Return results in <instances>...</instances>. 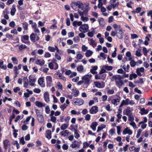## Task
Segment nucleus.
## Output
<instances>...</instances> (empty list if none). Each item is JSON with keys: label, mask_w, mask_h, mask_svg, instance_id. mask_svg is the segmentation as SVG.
Masks as SVG:
<instances>
[{"label": "nucleus", "mask_w": 152, "mask_h": 152, "mask_svg": "<svg viewBox=\"0 0 152 152\" xmlns=\"http://www.w3.org/2000/svg\"><path fill=\"white\" fill-rule=\"evenodd\" d=\"M113 27L115 30H117V37L119 39H122L124 36V32L121 26L114 24L113 25Z\"/></svg>", "instance_id": "f257e3e1"}, {"label": "nucleus", "mask_w": 152, "mask_h": 152, "mask_svg": "<svg viewBox=\"0 0 152 152\" xmlns=\"http://www.w3.org/2000/svg\"><path fill=\"white\" fill-rule=\"evenodd\" d=\"M113 80L115 81L116 85L118 87L122 86L123 84L122 80L124 78L123 77L120 75H113L112 77Z\"/></svg>", "instance_id": "f03ea898"}, {"label": "nucleus", "mask_w": 152, "mask_h": 152, "mask_svg": "<svg viewBox=\"0 0 152 152\" xmlns=\"http://www.w3.org/2000/svg\"><path fill=\"white\" fill-rule=\"evenodd\" d=\"M71 5L73 9L75 11L78 10L80 8L82 10L83 7V4L80 1L72 2Z\"/></svg>", "instance_id": "7ed1b4c3"}, {"label": "nucleus", "mask_w": 152, "mask_h": 152, "mask_svg": "<svg viewBox=\"0 0 152 152\" xmlns=\"http://www.w3.org/2000/svg\"><path fill=\"white\" fill-rule=\"evenodd\" d=\"M92 75L91 74H88L83 76L82 78L83 82L85 84L89 85L90 83V81Z\"/></svg>", "instance_id": "20e7f679"}, {"label": "nucleus", "mask_w": 152, "mask_h": 152, "mask_svg": "<svg viewBox=\"0 0 152 152\" xmlns=\"http://www.w3.org/2000/svg\"><path fill=\"white\" fill-rule=\"evenodd\" d=\"M89 26L88 24H82L79 28V30L81 32L86 33L89 30Z\"/></svg>", "instance_id": "39448f33"}, {"label": "nucleus", "mask_w": 152, "mask_h": 152, "mask_svg": "<svg viewBox=\"0 0 152 152\" xmlns=\"http://www.w3.org/2000/svg\"><path fill=\"white\" fill-rule=\"evenodd\" d=\"M46 83L47 86H50L52 85V78L51 76H48L46 77Z\"/></svg>", "instance_id": "423d86ee"}, {"label": "nucleus", "mask_w": 152, "mask_h": 152, "mask_svg": "<svg viewBox=\"0 0 152 152\" xmlns=\"http://www.w3.org/2000/svg\"><path fill=\"white\" fill-rule=\"evenodd\" d=\"M98 111V107L96 106H93L89 110V113L91 114L96 113Z\"/></svg>", "instance_id": "0eeeda50"}, {"label": "nucleus", "mask_w": 152, "mask_h": 152, "mask_svg": "<svg viewBox=\"0 0 152 152\" xmlns=\"http://www.w3.org/2000/svg\"><path fill=\"white\" fill-rule=\"evenodd\" d=\"M94 84L96 87L99 88H103L104 87V84L103 82L95 81L94 82Z\"/></svg>", "instance_id": "6e6552de"}, {"label": "nucleus", "mask_w": 152, "mask_h": 152, "mask_svg": "<svg viewBox=\"0 0 152 152\" xmlns=\"http://www.w3.org/2000/svg\"><path fill=\"white\" fill-rule=\"evenodd\" d=\"M144 69L143 67H141L140 68H138L136 69V73L137 75L141 76L142 75L141 72H144Z\"/></svg>", "instance_id": "1a4fd4ad"}, {"label": "nucleus", "mask_w": 152, "mask_h": 152, "mask_svg": "<svg viewBox=\"0 0 152 152\" xmlns=\"http://www.w3.org/2000/svg\"><path fill=\"white\" fill-rule=\"evenodd\" d=\"M44 98L45 101L47 103L50 101L49 95L48 92H45L44 94Z\"/></svg>", "instance_id": "9d476101"}, {"label": "nucleus", "mask_w": 152, "mask_h": 152, "mask_svg": "<svg viewBox=\"0 0 152 152\" xmlns=\"http://www.w3.org/2000/svg\"><path fill=\"white\" fill-rule=\"evenodd\" d=\"M29 79L30 85L31 86H34L36 79L32 77L31 76L29 77Z\"/></svg>", "instance_id": "9b49d317"}, {"label": "nucleus", "mask_w": 152, "mask_h": 152, "mask_svg": "<svg viewBox=\"0 0 152 152\" xmlns=\"http://www.w3.org/2000/svg\"><path fill=\"white\" fill-rule=\"evenodd\" d=\"M83 103V100L81 99H77L76 101L74 102V104L78 106H80L82 105Z\"/></svg>", "instance_id": "f8f14e48"}, {"label": "nucleus", "mask_w": 152, "mask_h": 152, "mask_svg": "<svg viewBox=\"0 0 152 152\" xmlns=\"http://www.w3.org/2000/svg\"><path fill=\"white\" fill-rule=\"evenodd\" d=\"M9 14V11L7 10L6 9L5 11H3V16L5 19L6 20H8L9 18L8 15Z\"/></svg>", "instance_id": "ddd939ff"}, {"label": "nucleus", "mask_w": 152, "mask_h": 152, "mask_svg": "<svg viewBox=\"0 0 152 152\" xmlns=\"http://www.w3.org/2000/svg\"><path fill=\"white\" fill-rule=\"evenodd\" d=\"M48 49L51 52H54L56 50H57V52L58 53L59 52V50L58 47L55 46V47L49 46L48 48Z\"/></svg>", "instance_id": "4468645a"}, {"label": "nucleus", "mask_w": 152, "mask_h": 152, "mask_svg": "<svg viewBox=\"0 0 152 152\" xmlns=\"http://www.w3.org/2000/svg\"><path fill=\"white\" fill-rule=\"evenodd\" d=\"M132 133V131L128 127H127L125 129L123 132V134H128L129 135H131Z\"/></svg>", "instance_id": "2eb2a0df"}, {"label": "nucleus", "mask_w": 152, "mask_h": 152, "mask_svg": "<svg viewBox=\"0 0 152 152\" xmlns=\"http://www.w3.org/2000/svg\"><path fill=\"white\" fill-rule=\"evenodd\" d=\"M3 144L4 149L7 150L8 148V146L10 145V143L8 140H5L3 141Z\"/></svg>", "instance_id": "dca6fc26"}, {"label": "nucleus", "mask_w": 152, "mask_h": 152, "mask_svg": "<svg viewBox=\"0 0 152 152\" xmlns=\"http://www.w3.org/2000/svg\"><path fill=\"white\" fill-rule=\"evenodd\" d=\"M35 64L37 65H39L40 66H43L45 64V61L42 59L40 60L37 59L35 61Z\"/></svg>", "instance_id": "f3484780"}, {"label": "nucleus", "mask_w": 152, "mask_h": 152, "mask_svg": "<svg viewBox=\"0 0 152 152\" xmlns=\"http://www.w3.org/2000/svg\"><path fill=\"white\" fill-rule=\"evenodd\" d=\"M133 110V109L132 108L127 107L126 109V114L127 116L132 115V112Z\"/></svg>", "instance_id": "a211bd4d"}, {"label": "nucleus", "mask_w": 152, "mask_h": 152, "mask_svg": "<svg viewBox=\"0 0 152 152\" xmlns=\"http://www.w3.org/2000/svg\"><path fill=\"white\" fill-rule=\"evenodd\" d=\"M34 31L36 35V40L38 41L39 39V36L40 35L39 34L40 31L38 29L36 28L34 29Z\"/></svg>", "instance_id": "6ab92c4d"}, {"label": "nucleus", "mask_w": 152, "mask_h": 152, "mask_svg": "<svg viewBox=\"0 0 152 152\" xmlns=\"http://www.w3.org/2000/svg\"><path fill=\"white\" fill-rule=\"evenodd\" d=\"M70 146L72 148H75L76 147H78L79 146V145L78 144V142L76 140L73 141L72 143L70 145Z\"/></svg>", "instance_id": "aec40b11"}, {"label": "nucleus", "mask_w": 152, "mask_h": 152, "mask_svg": "<svg viewBox=\"0 0 152 152\" xmlns=\"http://www.w3.org/2000/svg\"><path fill=\"white\" fill-rule=\"evenodd\" d=\"M98 125V123L96 122H93L91 123L90 127L93 131H95L96 130V127Z\"/></svg>", "instance_id": "412c9836"}, {"label": "nucleus", "mask_w": 152, "mask_h": 152, "mask_svg": "<svg viewBox=\"0 0 152 152\" xmlns=\"http://www.w3.org/2000/svg\"><path fill=\"white\" fill-rule=\"evenodd\" d=\"M77 70L80 73L83 72L85 71L83 66L82 65H78L77 66Z\"/></svg>", "instance_id": "4be33fe9"}, {"label": "nucleus", "mask_w": 152, "mask_h": 152, "mask_svg": "<svg viewBox=\"0 0 152 152\" xmlns=\"http://www.w3.org/2000/svg\"><path fill=\"white\" fill-rule=\"evenodd\" d=\"M36 35L34 33H32L30 36V38L31 41L33 42H35L36 40Z\"/></svg>", "instance_id": "5701e85b"}, {"label": "nucleus", "mask_w": 152, "mask_h": 152, "mask_svg": "<svg viewBox=\"0 0 152 152\" xmlns=\"http://www.w3.org/2000/svg\"><path fill=\"white\" fill-rule=\"evenodd\" d=\"M73 25L75 27L77 26H81L82 24V22L81 21H78L75 20L72 23Z\"/></svg>", "instance_id": "b1692460"}, {"label": "nucleus", "mask_w": 152, "mask_h": 152, "mask_svg": "<svg viewBox=\"0 0 152 152\" xmlns=\"http://www.w3.org/2000/svg\"><path fill=\"white\" fill-rule=\"evenodd\" d=\"M16 11L15 6L14 4L12 6V8L11 9L10 13L12 16H13L15 15V12Z\"/></svg>", "instance_id": "393cba45"}, {"label": "nucleus", "mask_w": 152, "mask_h": 152, "mask_svg": "<svg viewBox=\"0 0 152 152\" xmlns=\"http://www.w3.org/2000/svg\"><path fill=\"white\" fill-rule=\"evenodd\" d=\"M78 12L80 16H86L87 15V13L86 10H84L83 11H81L80 10H79L78 11Z\"/></svg>", "instance_id": "a878e982"}, {"label": "nucleus", "mask_w": 152, "mask_h": 152, "mask_svg": "<svg viewBox=\"0 0 152 152\" xmlns=\"http://www.w3.org/2000/svg\"><path fill=\"white\" fill-rule=\"evenodd\" d=\"M35 104L36 105L39 107H42L45 106V104H43L42 102L38 101L35 102Z\"/></svg>", "instance_id": "bb28decb"}, {"label": "nucleus", "mask_w": 152, "mask_h": 152, "mask_svg": "<svg viewBox=\"0 0 152 152\" xmlns=\"http://www.w3.org/2000/svg\"><path fill=\"white\" fill-rule=\"evenodd\" d=\"M90 45H92L93 48H95L96 45V43L93 39H91L89 41Z\"/></svg>", "instance_id": "cd10ccee"}, {"label": "nucleus", "mask_w": 152, "mask_h": 152, "mask_svg": "<svg viewBox=\"0 0 152 152\" xmlns=\"http://www.w3.org/2000/svg\"><path fill=\"white\" fill-rule=\"evenodd\" d=\"M69 132L67 130H64L60 132V134H61L62 136L63 137H65L67 136L69 134Z\"/></svg>", "instance_id": "c85d7f7f"}, {"label": "nucleus", "mask_w": 152, "mask_h": 152, "mask_svg": "<svg viewBox=\"0 0 152 152\" xmlns=\"http://www.w3.org/2000/svg\"><path fill=\"white\" fill-rule=\"evenodd\" d=\"M93 53L92 51L88 50H87L85 53V56L87 57H89L92 56Z\"/></svg>", "instance_id": "c756f323"}, {"label": "nucleus", "mask_w": 152, "mask_h": 152, "mask_svg": "<svg viewBox=\"0 0 152 152\" xmlns=\"http://www.w3.org/2000/svg\"><path fill=\"white\" fill-rule=\"evenodd\" d=\"M45 136L49 139L51 138V133L50 130H48L46 131Z\"/></svg>", "instance_id": "7c9ffc66"}, {"label": "nucleus", "mask_w": 152, "mask_h": 152, "mask_svg": "<svg viewBox=\"0 0 152 152\" xmlns=\"http://www.w3.org/2000/svg\"><path fill=\"white\" fill-rule=\"evenodd\" d=\"M105 127L106 126L104 124H102L100 125H99L97 129V132H99L102 130L103 129L105 128Z\"/></svg>", "instance_id": "2f4dec72"}, {"label": "nucleus", "mask_w": 152, "mask_h": 152, "mask_svg": "<svg viewBox=\"0 0 152 152\" xmlns=\"http://www.w3.org/2000/svg\"><path fill=\"white\" fill-rule=\"evenodd\" d=\"M38 120L40 123H42L44 121V119L43 115L37 117Z\"/></svg>", "instance_id": "473e14b6"}, {"label": "nucleus", "mask_w": 152, "mask_h": 152, "mask_svg": "<svg viewBox=\"0 0 152 152\" xmlns=\"http://www.w3.org/2000/svg\"><path fill=\"white\" fill-rule=\"evenodd\" d=\"M29 36L27 35H25L23 36L21 38L22 41L24 43H26L25 41L28 40L29 39Z\"/></svg>", "instance_id": "72a5a7b5"}, {"label": "nucleus", "mask_w": 152, "mask_h": 152, "mask_svg": "<svg viewBox=\"0 0 152 152\" xmlns=\"http://www.w3.org/2000/svg\"><path fill=\"white\" fill-rule=\"evenodd\" d=\"M54 76L56 79H59L61 78L62 75L59 72H57L55 74Z\"/></svg>", "instance_id": "f704fd0d"}, {"label": "nucleus", "mask_w": 152, "mask_h": 152, "mask_svg": "<svg viewBox=\"0 0 152 152\" xmlns=\"http://www.w3.org/2000/svg\"><path fill=\"white\" fill-rule=\"evenodd\" d=\"M72 91L74 95L75 96H77L78 95L79 93L78 90L75 88H73L72 89Z\"/></svg>", "instance_id": "c9c22d12"}, {"label": "nucleus", "mask_w": 152, "mask_h": 152, "mask_svg": "<svg viewBox=\"0 0 152 152\" xmlns=\"http://www.w3.org/2000/svg\"><path fill=\"white\" fill-rule=\"evenodd\" d=\"M120 102V100L118 99H113L111 101L112 103L116 106L118 104V103Z\"/></svg>", "instance_id": "e433bc0d"}, {"label": "nucleus", "mask_w": 152, "mask_h": 152, "mask_svg": "<svg viewBox=\"0 0 152 152\" xmlns=\"http://www.w3.org/2000/svg\"><path fill=\"white\" fill-rule=\"evenodd\" d=\"M137 77V74L132 72V74L130 75L129 80H132L133 78H136Z\"/></svg>", "instance_id": "4c0bfd02"}, {"label": "nucleus", "mask_w": 152, "mask_h": 152, "mask_svg": "<svg viewBox=\"0 0 152 152\" xmlns=\"http://www.w3.org/2000/svg\"><path fill=\"white\" fill-rule=\"evenodd\" d=\"M103 68L106 69L108 71H110L112 70L113 67L111 66H109L107 65H106L103 66Z\"/></svg>", "instance_id": "58836bf2"}, {"label": "nucleus", "mask_w": 152, "mask_h": 152, "mask_svg": "<svg viewBox=\"0 0 152 152\" xmlns=\"http://www.w3.org/2000/svg\"><path fill=\"white\" fill-rule=\"evenodd\" d=\"M28 23L26 22H24L22 24V26L24 30L27 31L28 29Z\"/></svg>", "instance_id": "ea45409f"}, {"label": "nucleus", "mask_w": 152, "mask_h": 152, "mask_svg": "<svg viewBox=\"0 0 152 152\" xmlns=\"http://www.w3.org/2000/svg\"><path fill=\"white\" fill-rule=\"evenodd\" d=\"M95 32L94 29L93 28V30L91 31L88 32L87 33L88 36L90 37H92L94 35V34Z\"/></svg>", "instance_id": "a19ab883"}, {"label": "nucleus", "mask_w": 152, "mask_h": 152, "mask_svg": "<svg viewBox=\"0 0 152 152\" xmlns=\"http://www.w3.org/2000/svg\"><path fill=\"white\" fill-rule=\"evenodd\" d=\"M142 51L143 55L145 56H147V53L149 51V49L147 50L146 48L143 47Z\"/></svg>", "instance_id": "79ce46f5"}, {"label": "nucleus", "mask_w": 152, "mask_h": 152, "mask_svg": "<svg viewBox=\"0 0 152 152\" xmlns=\"http://www.w3.org/2000/svg\"><path fill=\"white\" fill-rule=\"evenodd\" d=\"M140 111L141 112V115L147 114L148 112V110H145L144 108H141Z\"/></svg>", "instance_id": "37998d69"}, {"label": "nucleus", "mask_w": 152, "mask_h": 152, "mask_svg": "<svg viewBox=\"0 0 152 152\" xmlns=\"http://www.w3.org/2000/svg\"><path fill=\"white\" fill-rule=\"evenodd\" d=\"M130 64L131 67H134L136 65L138 66L137 62L134 61L133 60H132L130 62Z\"/></svg>", "instance_id": "c03bdc74"}, {"label": "nucleus", "mask_w": 152, "mask_h": 152, "mask_svg": "<svg viewBox=\"0 0 152 152\" xmlns=\"http://www.w3.org/2000/svg\"><path fill=\"white\" fill-rule=\"evenodd\" d=\"M68 125L66 124H62L61 126V130H64L68 128Z\"/></svg>", "instance_id": "a18cd8bd"}, {"label": "nucleus", "mask_w": 152, "mask_h": 152, "mask_svg": "<svg viewBox=\"0 0 152 152\" xmlns=\"http://www.w3.org/2000/svg\"><path fill=\"white\" fill-rule=\"evenodd\" d=\"M121 66L122 67L124 70L125 71L127 72L129 71V70L130 67L129 65V64H127L126 66L125 65L122 66Z\"/></svg>", "instance_id": "49530a36"}, {"label": "nucleus", "mask_w": 152, "mask_h": 152, "mask_svg": "<svg viewBox=\"0 0 152 152\" xmlns=\"http://www.w3.org/2000/svg\"><path fill=\"white\" fill-rule=\"evenodd\" d=\"M81 20L84 22L88 21L89 19L87 17H84V16H81Z\"/></svg>", "instance_id": "de8ad7c7"}, {"label": "nucleus", "mask_w": 152, "mask_h": 152, "mask_svg": "<svg viewBox=\"0 0 152 152\" xmlns=\"http://www.w3.org/2000/svg\"><path fill=\"white\" fill-rule=\"evenodd\" d=\"M44 81V77H41L38 80V83L39 84L41 85L43 83Z\"/></svg>", "instance_id": "09e8293b"}, {"label": "nucleus", "mask_w": 152, "mask_h": 152, "mask_svg": "<svg viewBox=\"0 0 152 152\" xmlns=\"http://www.w3.org/2000/svg\"><path fill=\"white\" fill-rule=\"evenodd\" d=\"M57 86L58 89H60L61 90H63L62 86L59 82L58 81L57 82Z\"/></svg>", "instance_id": "8fccbe9b"}, {"label": "nucleus", "mask_w": 152, "mask_h": 152, "mask_svg": "<svg viewBox=\"0 0 152 152\" xmlns=\"http://www.w3.org/2000/svg\"><path fill=\"white\" fill-rule=\"evenodd\" d=\"M142 55L141 53L140 50V49H138L136 50L135 52V55L137 57H140Z\"/></svg>", "instance_id": "3c124183"}, {"label": "nucleus", "mask_w": 152, "mask_h": 152, "mask_svg": "<svg viewBox=\"0 0 152 152\" xmlns=\"http://www.w3.org/2000/svg\"><path fill=\"white\" fill-rule=\"evenodd\" d=\"M129 99H127L125 100H123L122 102V104H124V105H127L129 104Z\"/></svg>", "instance_id": "603ef678"}, {"label": "nucleus", "mask_w": 152, "mask_h": 152, "mask_svg": "<svg viewBox=\"0 0 152 152\" xmlns=\"http://www.w3.org/2000/svg\"><path fill=\"white\" fill-rule=\"evenodd\" d=\"M23 115L22 116L18 115V116H17L15 120V121L16 122H18V121L19 120L20 118H23Z\"/></svg>", "instance_id": "864d4df0"}, {"label": "nucleus", "mask_w": 152, "mask_h": 152, "mask_svg": "<svg viewBox=\"0 0 152 152\" xmlns=\"http://www.w3.org/2000/svg\"><path fill=\"white\" fill-rule=\"evenodd\" d=\"M11 60L14 64H17L18 63V60L15 57H12Z\"/></svg>", "instance_id": "5fc2aeb1"}, {"label": "nucleus", "mask_w": 152, "mask_h": 152, "mask_svg": "<svg viewBox=\"0 0 152 152\" xmlns=\"http://www.w3.org/2000/svg\"><path fill=\"white\" fill-rule=\"evenodd\" d=\"M50 117V120L52 122L56 123V118L55 116H51Z\"/></svg>", "instance_id": "6e6d98bb"}, {"label": "nucleus", "mask_w": 152, "mask_h": 152, "mask_svg": "<svg viewBox=\"0 0 152 152\" xmlns=\"http://www.w3.org/2000/svg\"><path fill=\"white\" fill-rule=\"evenodd\" d=\"M113 6V8L114 9L116 7H117L119 5V3L118 1H117L115 4H111Z\"/></svg>", "instance_id": "4d7b16f0"}, {"label": "nucleus", "mask_w": 152, "mask_h": 152, "mask_svg": "<svg viewBox=\"0 0 152 152\" xmlns=\"http://www.w3.org/2000/svg\"><path fill=\"white\" fill-rule=\"evenodd\" d=\"M83 57V56L81 54H78L77 55L76 59L78 60L81 59Z\"/></svg>", "instance_id": "13d9d810"}, {"label": "nucleus", "mask_w": 152, "mask_h": 152, "mask_svg": "<svg viewBox=\"0 0 152 152\" xmlns=\"http://www.w3.org/2000/svg\"><path fill=\"white\" fill-rule=\"evenodd\" d=\"M35 112L36 113L37 117L42 115V113L40 112V110L38 109H36L35 110Z\"/></svg>", "instance_id": "bf43d9fd"}, {"label": "nucleus", "mask_w": 152, "mask_h": 152, "mask_svg": "<svg viewBox=\"0 0 152 152\" xmlns=\"http://www.w3.org/2000/svg\"><path fill=\"white\" fill-rule=\"evenodd\" d=\"M129 124L132 126L134 129L137 128L136 126V124L134 121L131 122L129 123Z\"/></svg>", "instance_id": "052dcab7"}, {"label": "nucleus", "mask_w": 152, "mask_h": 152, "mask_svg": "<svg viewBox=\"0 0 152 152\" xmlns=\"http://www.w3.org/2000/svg\"><path fill=\"white\" fill-rule=\"evenodd\" d=\"M67 106V105L66 104H64L61 105L60 106V108L62 110L64 111V109H65Z\"/></svg>", "instance_id": "680f3d73"}, {"label": "nucleus", "mask_w": 152, "mask_h": 152, "mask_svg": "<svg viewBox=\"0 0 152 152\" xmlns=\"http://www.w3.org/2000/svg\"><path fill=\"white\" fill-rule=\"evenodd\" d=\"M23 0H20L18 1V4L19 5L17 6L18 8H20V6L22 5L23 4Z\"/></svg>", "instance_id": "e2e57ef3"}, {"label": "nucleus", "mask_w": 152, "mask_h": 152, "mask_svg": "<svg viewBox=\"0 0 152 152\" xmlns=\"http://www.w3.org/2000/svg\"><path fill=\"white\" fill-rule=\"evenodd\" d=\"M142 130L140 129H138L137 131V134L136 135V137L137 138H138L141 134V133L142 132Z\"/></svg>", "instance_id": "0e129e2a"}, {"label": "nucleus", "mask_w": 152, "mask_h": 152, "mask_svg": "<svg viewBox=\"0 0 152 152\" xmlns=\"http://www.w3.org/2000/svg\"><path fill=\"white\" fill-rule=\"evenodd\" d=\"M129 116L128 120L130 122L134 121V118L133 116L132 115H128Z\"/></svg>", "instance_id": "69168bd1"}, {"label": "nucleus", "mask_w": 152, "mask_h": 152, "mask_svg": "<svg viewBox=\"0 0 152 152\" xmlns=\"http://www.w3.org/2000/svg\"><path fill=\"white\" fill-rule=\"evenodd\" d=\"M74 135L76 138H78L80 136V135L77 132V130H75L74 132Z\"/></svg>", "instance_id": "338daca9"}, {"label": "nucleus", "mask_w": 152, "mask_h": 152, "mask_svg": "<svg viewBox=\"0 0 152 152\" xmlns=\"http://www.w3.org/2000/svg\"><path fill=\"white\" fill-rule=\"evenodd\" d=\"M62 148L64 150H66L68 149L69 148V146L66 144L64 143L63 144Z\"/></svg>", "instance_id": "774afa93"}]
</instances>
